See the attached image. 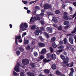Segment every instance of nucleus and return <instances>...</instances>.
I'll return each mask as SVG.
<instances>
[{
	"label": "nucleus",
	"mask_w": 76,
	"mask_h": 76,
	"mask_svg": "<svg viewBox=\"0 0 76 76\" xmlns=\"http://www.w3.org/2000/svg\"><path fill=\"white\" fill-rule=\"evenodd\" d=\"M50 51L51 53H53V49L52 48V47H50Z\"/></svg>",
	"instance_id": "44"
},
{
	"label": "nucleus",
	"mask_w": 76,
	"mask_h": 76,
	"mask_svg": "<svg viewBox=\"0 0 76 76\" xmlns=\"http://www.w3.org/2000/svg\"><path fill=\"white\" fill-rule=\"evenodd\" d=\"M14 69V70L16 71L17 72H19V66H15Z\"/></svg>",
	"instance_id": "13"
},
{
	"label": "nucleus",
	"mask_w": 76,
	"mask_h": 76,
	"mask_svg": "<svg viewBox=\"0 0 76 76\" xmlns=\"http://www.w3.org/2000/svg\"><path fill=\"white\" fill-rule=\"evenodd\" d=\"M66 45L67 48V49H69V48H70V46H71V45L69 43H67Z\"/></svg>",
	"instance_id": "34"
},
{
	"label": "nucleus",
	"mask_w": 76,
	"mask_h": 76,
	"mask_svg": "<svg viewBox=\"0 0 76 76\" xmlns=\"http://www.w3.org/2000/svg\"><path fill=\"white\" fill-rule=\"evenodd\" d=\"M44 35H45V37L47 38H48L50 37H49V35L47 33H46L45 32H44Z\"/></svg>",
	"instance_id": "25"
},
{
	"label": "nucleus",
	"mask_w": 76,
	"mask_h": 76,
	"mask_svg": "<svg viewBox=\"0 0 76 76\" xmlns=\"http://www.w3.org/2000/svg\"><path fill=\"white\" fill-rule=\"evenodd\" d=\"M56 65L54 64H53L51 66V68L53 70H56Z\"/></svg>",
	"instance_id": "21"
},
{
	"label": "nucleus",
	"mask_w": 76,
	"mask_h": 76,
	"mask_svg": "<svg viewBox=\"0 0 76 76\" xmlns=\"http://www.w3.org/2000/svg\"><path fill=\"white\" fill-rule=\"evenodd\" d=\"M36 1H38V0H36V1H31L30 2L29 4H32V3H35V2H36Z\"/></svg>",
	"instance_id": "45"
},
{
	"label": "nucleus",
	"mask_w": 76,
	"mask_h": 76,
	"mask_svg": "<svg viewBox=\"0 0 76 76\" xmlns=\"http://www.w3.org/2000/svg\"><path fill=\"white\" fill-rule=\"evenodd\" d=\"M59 44H61V45H62V44H63V41H60L59 42Z\"/></svg>",
	"instance_id": "59"
},
{
	"label": "nucleus",
	"mask_w": 76,
	"mask_h": 76,
	"mask_svg": "<svg viewBox=\"0 0 76 76\" xmlns=\"http://www.w3.org/2000/svg\"><path fill=\"white\" fill-rule=\"evenodd\" d=\"M44 12H41L39 15L44 16Z\"/></svg>",
	"instance_id": "57"
},
{
	"label": "nucleus",
	"mask_w": 76,
	"mask_h": 76,
	"mask_svg": "<svg viewBox=\"0 0 76 76\" xmlns=\"http://www.w3.org/2000/svg\"><path fill=\"white\" fill-rule=\"evenodd\" d=\"M36 20H41V19H40V18H39V16L37 17L36 19Z\"/></svg>",
	"instance_id": "54"
},
{
	"label": "nucleus",
	"mask_w": 76,
	"mask_h": 76,
	"mask_svg": "<svg viewBox=\"0 0 76 76\" xmlns=\"http://www.w3.org/2000/svg\"><path fill=\"white\" fill-rule=\"evenodd\" d=\"M26 49L27 50H29L31 49V46H30V45H27L26 47Z\"/></svg>",
	"instance_id": "24"
},
{
	"label": "nucleus",
	"mask_w": 76,
	"mask_h": 76,
	"mask_svg": "<svg viewBox=\"0 0 76 76\" xmlns=\"http://www.w3.org/2000/svg\"><path fill=\"white\" fill-rule=\"evenodd\" d=\"M16 54L18 56L19 55H20V51L19 50H17L16 52Z\"/></svg>",
	"instance_id": "35"
},
{
	"label": "nucleus",
	"mask_w": 76,
	"mask_h": 76,
	"mask_svg": "<svg viewBox=\"0 0 76 76\" xmlns=\"http://www.w3.org/2000/svg\"><path fill=\"white\" fill-rule=\"evenodd\" d=\"M46 29L49 33H52L53 32V28H51L47 27Z\"/></svg>",
	"instance_id": "8"
},
{
	"label": "nucleus",
	"mask_w": 76,
	"mask_h": 76,
	"mask_svg": "<svg viewBox=\"0 0 76 76\" xmlns=\"http://www.w3.org/2000/svg\"><path fill=\"white\" fill-rule=\"evenodd\" d=\"M64 25L68 26L69 25V22L67 21H64Z\"/></svg>",
	"instance_id": "17"
},
{
	"label": "nucleus",
	"mask_w": 76,
	"mask_h": 76,
	"mask_svg": "<svg viewBox=\"0 0 76 76\" xmlns=\"http://www.w3.org/2000/svg\"><path fill=\"white\" fill-rule=\"evenodd\" d=\"M69 8L70 12H72V11H73V9H72V7L70 6L69 7Z\"/></svg>",
	"instance_id": "49"
},
{
	"label": "nucleus",
	"mask_w": 76,
	"mask_h": 76,
	"mask_svg": "<svg viewBox=\"0 0 76 76\" xmlns=\"http://www.w3.org/2000/svg\"><path fill=\"white\" fill-rule=\"evenodd\" d=\"M13 75H14V76H16V75H18V74L16 73L15 71H13Z\"/></svg>",
	"instance_id": "53"
},
{
	"label": "nucleus",
	"mask_w": 76,
	"mask_h": 76,
	"mask_svg": "<svg viewBox=\"0 0 76 76\" xmlns=\"http://www.w3.org/2000/svg\"><path fill=\"white\" fill-rule=\"evenodd\" d=\"M35 35H39V32L38 30H37L35 32Z\"/></svg>",
	"instance_id": "39"
},
{
	"label": "nucleus",
	"mask_w": 76,
	"mask_h": 76,
	"mask_svg": "<svg viewBox=\"0 0 76 76\" xmlns=\"http://www.w3.org/2000/svg\"><path fill=\"white\" fill-rule=\"evenodd\" d=\"M57 29L58 30L61 31V30H62V27H61V26H60L57 28Z\"/></svg>",
	"instance_id": "43"
},
{
	"label": "nucleus",
	"mask_w": 76,
	"mask_h": 76,
	"mask_svg": "<svg viewBox=\"0 0 76 76\" xmlns=\"http://www.w3.org/2000/svg\"><path fill=\"white\" fill-rule=\"evenodd\" d=\"M70 51L72 53H73L74 51H75V48H74V47L71 46L70 48Z\"/></svg>",
	"instance_id": "20"
},
{
	"label": "nucleus",
	"mask_w": 76,
	"mask_h": 76,
	"mask_svg": "<svg viewBox=\"0 0 76 76\" xmlns=\"http://www.w3.org/2000/svg\"><path fill=\"white\" fill-rule=\"evenodd\" d=\"M62 7L63 9H64L65 8V7H66V5L64 4H62Z\"/></svg>",
	"instance_id": "56"
},
{
	"label": "nucleus",
	"mask_w": 76,
	"mask_h": 76,
	"mask_svg": "<svg viewBox=\"0 0 76 76\" xmlns=\"http://www.w3.org/2000/svg\"><path fill=\"white\" fill-rule=\"evenodd\" d=\"M52 55L50 53H48L47 55V57L48 59H51L52 58Z\"/></svg>",
	"instance_id": "14"
},
{
	"label": "nucleus",
	"mask_w": 76,
	"mask_h": 76,
	"mask_svg": "<svg viewBox=\"0 0 76 76\" xmlns=\"http://www.w3.org/2000/svg\"><path fill=\"white\" fill-rule=\"evenodd\" d=\"M63 41L64 42V44H67V38H65L63 40Z\"/></svg>",
	"instance_id": "36"
},
{
	"label": "nucleus",
	"mask_w": 76,
	"mask_h": 76,
	"mask_svg": "<svg viewBox=\"0 0 76 76\" xmlns=\"http://www.w3.org/2000/svg\"><path fill=\"white\" fill-rule=\"evenodd\" d=\"M58 48L59 50H58L57 52H58V53L63 52V48H64V46L63 45L60 46L58 47Z\"/></svg>",
	"instance_id": "5"
},
{
	"label": "nucleus",
	"mask_w": 76,
	"mask_h": 76,
	"mask_svg": "<svg viewBox=\"0 0 76 76\" xmlns=\"http://www.w3.org/2000/svg\"><path fill=\"white\" fill-rule=\"evenodd\" d=\"M26 35V33L25 32L24 33H23L22 34V37H23L25 35Z\"/></svg>",
	"instance_id": "55"
},
{
	"label": "nucleus",
	"mask_w": 76,
	"mask_h": 76,
	"mask_svg": "<svg viewBox=\"0 0 76 76\" xmlns=\"http://www.w3.org/2000/svg\"><path fill=\"white\" fill-rule=\"evenodd\" d=\"M28 26L26 23H23L20 24V29H23L24 27H25V28H27Z\"/></svg>",
	"instance_id": "2"
},
{
	"label": "nucleus",
	"mask_w": 76,
	"mask_h": 76,
	"mask_svg": "<svg viewBox=\"0 0 76 76\" xmlns=\"http://www.w3.org/2000/svg\"><path fill=\"white\" fill-rule=\"evenodd\" d=\"M51 61V59L47 60L46 59V58H45L43 60V61L44 63H48V62H49V61Z\"/></svg>",
	"instance_id": "18"
},
{
	"label": "nucleus",
	"mask_w": 76,
	"mask_h": 76,
	"mask_svg": "<svg viewBox=\"0 0 76 76\" xmlns=\"http://www.w3.org/2000/svg\"><path fill=\"white\" fill-rule=\"evenodd\" d=\"M73 5H74L75 6H76V2H74L73 3Z\"/></svg>",
	"instance_id": "63"
},
{
	"label": "nucleus",
	"mask_w": 76,
	"mask_h": 76,
	"mask_svg": "<svg viewBox=\"0 0 76 76\" xmlns=\"http://www.w3.org/2000/svg\"><path fill=\"white\" fill-rule=\"evenodd\" d=\"M52 7L51 5H49L47 4H45L43 6L44 9H49L50 10L52 9Z\"/></svg>",
	"instance_id": "3"
},
{
	"label": "nucleus",
	"mask_w": 76,
	"mask_h": 76,
	"mask_svg": "<svg viewBox=\"0 0 76 76\" xmlns=\"http://www.w3.org/2000/svg\"><path fill=\"white\" fill-rule=\"evenodd\" d=\"M37 11H35L33 13V15H37Z\"/></svg>",
	"instance_id": "60"
},
{
	"label": "nucleus",
	"mask_w": 76,
	"mask_h": 76,
	"mask_svg": "<svg viewBox=\"0 0 76 76\" xmlns=\"http://www.w3.org/2000/svg\"><path fill=\"white\" fill-rule=\"evenodd\" d=\"M72 35V34H67V35H66V36L67 37H69V36H71V35Z\"/></svg>",
	"instance_id": "62"
},
{
	"label": "nucleus",
	"mask_w": 76,
	"mask_h": 76,
	"mask_svg": "<svg viewBox=\"0 0 76 76\" xmlns=\"http://www.w3.org/2000/svg\"><path fill=\"white\" fill-rule=\"evenodd\" d=\"M52 58L53 60H55L56 59V56L55 54H53L52 55Z\"/></svg>",
	"instance_id": "23"
},
{
	"label": "nucleus",
	"mask_w": 76,
	"mask_h": 76,
	"mask_svg": "<svg viewBox=\"0 0 76 76\" xmlns=\"http://www.w3.org/2000/svg\"><path fill=\"white\" fill-rule=\"evenodd\" d=\"M76 32V27H75L74 28V30L73 31H72L71 33L72 34H75Z\"/></svg>",
	"instance_id": "42"
},
{
	"label": "nucleus",
	"mask_w": 76,
	"mask_h": 76,
	"mask_svg": "<svg viewBox=\"0 0 76 76\" xmlns=\"http://www.w3.org/2000/svg\"><path fill=\"white\" fill-rule=\"evenodd\" d=\"M19 50L21 52H23L24 51V49L22 47H20L19 48Z\"/></svg>",
	"instance_id": "27"
},
{
	"label": "nucleus",
	"mask_w": 76,
	"mask_h": 76,
	"mask_svg": "<svg viewBox=\"0 0 76 76\" xmlns=\"http://www.w3.org/2000/svg\"><path fill=\"white\" fill-rule=\"evenodd\" d=\"M22 2H23V3L25 4H27L28 3V2H27V1H23V0H22Z\"/></svg>",
	"instance_id": "51"
},
{
	"label": "nucleus",
	"mask_w": 76,
	"mask_h": 76,
	"mask_svg": "<svg viewBox=\"0 0 76 76\" xmlns=\"http://www.w3.org/2000/svg\"><path fill=\"white\" fill-rule=\"evenodd\" d=\"M43 58H44V56L42 55H41L39 58V59H40V60H42V59H43Z\"/></svg>",
	"instance_id": "38"
},
{
	"label": "nucleus",
	"mask_w": 76,
	"mask_h": 76,
	"mask_svg": "<svg viewBox=\"0 0 76 76\" xmlns=\"http://www.w3.org/2000/svg\"><path fill=\"white\" fill-rule=\"evenodd\" d=\"M71 72L69 74V76H73V73L75 72V70L73 68H71L70 69Z\"/></svg>",
	"instance_id": "7"
},
{
	"label": "nucleus",
	"mask_w": 76,
	"mask_h": 76,
	"mask_svg": "<svg viewBox=\"0 0 76 76\" xmlns=\"http://www.w3.org/2000/svg\"><path fill=\"white\" fill-rule=\"evenodd\" d=\"M29 43V40H26L25 41V42H24V44L25 45H26Z\"/></svg>",
	"instance_id": "31"
},
{
	"label": "nucleus",
	"mask_w": 76,
	"mask_h": 76,
	"mask_svg": "<svg viewBox=\"0 0 76 76\" xmlns=\"http://www.w3.org/2000/svg\"><path fill=\"white\" fill-rule=\"evenodd\" d=\"M69 58L68 57L66 56V60L62 62L61 63V66H63V67H66V64L68 63L69 62Z\"/></svg>",
	"instance_id": "1"
},
{
	"label": "nucleus",
	"mask_w": 76,
	"mask_h": 76,
	"mask_svg": "<svg viewBox=\"0 0 76 76\" xmlns=\"http://www.w3.org/2000/svg\"><path fill=\"white\" fill-rule=\"evenodd\" d=\"M73 16L72 17V19H73L75 18V19H76V11L75 12L74 14L73 15Z\"/></svg>",
	"instance_id": "37"
},
{
	"label": "nucleus",
	"mask_w": 76,
	"mask_h": 76,
	"mask_svg": "<svg viewBox=\"0 0 76 76\" xmlns=\"http://www.w3.org/2000/svg\"><path fill=\"white\" fill-rule=\"evenodd\" d=\"M27 13H28V14H29V13H31V11H30V10H28L27 11Z\"/></svg>",
	"instance_id": "58"
},
{
	"label": "nucleus",
	"mask_w": 76,
	"mask_h": 76,
	"mask_svg": "<svg viewBox=\"0 0 76 76\" xmlns=\"http://www.w3.org/2000/svg\"><path fill=\"white\" fill-rule=\"evenodd\" d=\"M27 74L28 75V76H35V74H34V73L32 72L30 73V72H28L27 73Z\"/></svg>",
	"instance_id": "16"
},
{
	"label": "nucleus",
	"mask_w": 76,
	"mask_h": 76,
	"mask_svg": "<svg viewBox=\"0 0 76 76\" xmlns=\"http://www.w3.org/2000/svg\"><path fill=\"white\" fill-rule=\"evenodd\" d=\"M38 45L40 47H45V44L44 43L42 42H39L38 43Z\"/></svg>",
	"instance_id": "11"
},
{
	"label": "nucleus",
	"mask_w": 76,
	"mask_h": 76,
	"mask_svg": "<svg viewBox=\"0 0 76 76\" xmlns=\"http://www.w3.org/2000/svg\"><path fill=\"white\" fill-rule=\"evenodd\" d=\"M44 72L45 73L47 74H48L50 73L48 69H45L44 70Z\"/></svg>",
	"instance_id": "33"
},
{
	"label": "nucleus",
	"mask_w": 76,
	"mask_h": 76,
	"mask_svg": "<svg viewBox=\"0 0 76 76\" xmlns=\"http://www.w3.org/2000/svg\"><path fill=\"white\" fill-rule=\"evenodd\" d=\"M55 13L57 15H58V14H59V13H60L61 12L59 10H56L55 12Z\"/></svg>",
	"instance_id": "30"
},
{
	"label": "nucleus",
	"mask_w": 76,
	"mask_h": 76,
	"mask_svg": "<svg viewBox=\"0 0 76 76\" xmlns=\"http://www.w3.org/2000/svg\"><path fill=\"white\" fill-rule=\"evenodd\" d=\"M31 30H34L36 29V26L35 25H33L31 28Z\"/></svg>",
	"instance_id": "28"
},
{
	"label": "nucleus",
	"mask_w": 76,
	"mask_h": 76,
	"mask_svg": "<svg viewBox=\"0 0 76 76\" xmlns=\"http://www.w3.org/2000/svg\"><path fill=\"white\" fill-rule=\"evenodd\" d=\"M35 9H36V10H40V7L38 6H36L35 7Z\"/></svg>",
	"instance_id": "40"
},
{
	"label": "nucleus",
	"mask_w": 76,
	"mask_h": 76,
	"mask_svg": "<svg viewBox=\"0 0 76 76\" xmlns=\"http://www.w3.org/2000/svg\"><path fill=\"white\" fill-rule=\"evenodd\" d=\"M74 64V62H73L72 61L71 62V64H70V66H69V67H73V64Z\"/></svg>",
	"instance_id": "46"
},
{
	"label": "nucleus",
	"mask_w": 76,
	"mask_h": 76,
	"mask_svg": "<svg viewBox=\"0 0 76 76\" xmlns=\"http://www.w3.org/2000/svg\"><path fill=\"white\" fill-rule=\"evenodd\" d=\"M16 66H18V67H19L20 66V64H19V63H18L17 64Z\"/></svg>",
	"instance_id": "61"
},
{
	"label": "nucleus",
	"mask_w": 76,
	"mask_h": 76,
	"mask_svg": "<svg viewBox=\"0 0 76 76\" xmlns=\"http://www.w3.org/2000/svg\"><path fill=\"white\" fill-rule=\"evenodd\" d=\"M60 57H61V59H62V60H63V61H65L66 60V58H65V56H64L62 54H61L60 55Z\"/></svg>",
	"instance_id": "12"
},
{
	"label": "nucleus",
	"mask_w": 76,
	"mask_h": 76,
	"mask_svg": "<svg viewBox=\"0 0 76 76\" xmlns=\"http://www.w3.org/2000/svg\"><path fill=\"white\" fill-rule=\"evenodd\" d=\"M56 37H53L52 38L51 40H50V42H54V41H56Z\"/></svg>",
	"instance_id": "22"
},
{
	"label": "nucleus",
	"mask_w": 76,
	"mask_h": 76,
	"mask_svg": "<svg viewBox=\"0 0 76 76\" xmlns=\"http://www.w3.org/2000/svg\"><path fill=\"white\" fill-rule=\"evenodd\" d=\"M40 29L42 31H45V28L43 27H40Z\"/></svg>",
	"instance_id": "41"
},
{
	"label": "nucleus",
	"mask_w": 76,
	"mask_h": 76,
	"mask_svg": "<svg viewBox=\"0 0 76 76\" xmlns=\"http://www.w3.org/2000/svg\"><path fill=\"white\" fill-rule=\"evenodd\" d=\"M52 21L54 23H56L57 22V19L54 17L53 18Z\"/></svg>",
	"instance_id": "26"
},
{
	"label": "nucleus",
	"mask_w": 76,
	"mask_h": 76,
	"mask_svg": "<svg viewBox=\"0 0 76 76\" xmlns=\"http://www.w3.org/2000/svg\"><path fill=\"white\" fill-rule=\"evenodd\" d=\"M22 63L24 65H28L29 64V61L28 59H24L22 60Z\"/></svg>",
	"instance_id": "4"
},
{
	"label": "nucleus",
	"mask_w": 76,
	"mask_h": 76,
	"mask_svg": "<svg viewBox=\"0 0 76 76\" xmlns=\"http://www.w3.org/2000/svg\"><path fill=\"white\" fill-rule=\"evenodd\" d=\"M39 33H40V34H41L42 33V30H38Z\"/></svg>",
	"instance_id": "64"
},
{
	"label": "nucleus",
	"mask_w": 76,
	"mask_h": 76,
	"mask_svg": "<svg viewBox=\"0 0 76 76\" xmlns=\"http://www.w3.org/2000/svg\"><path fill=\"white\" fill-rule=\"evenodd\" d=\"M52 46L53 48H56L57 47V45H56L55 42L52 44Z\"/></svg>",
	"instance_id": "32"
},
{
	"label": "nucleus",
	"mask_w": 76,
	"mask_h": 76,
	"mask_svg": "<svg viewBox=\"0 0 76 76\" xmlns=\"http://www.w3.org/2000/svg\"><path fill=\"white\" fill-rule=\"evenodd\" d=\"M69 40L71 44H73V37H70L69 39Z\"/></svg>",
	"instance_id": "10"
},
{
	"label": "nucleus",
	"mask_w": 76,
	"mask_h": 76,
	"mask_svg": "<svg viewBox=\"0 0 76 76\" xmlns=\"http://www.w3.org/2000/svg\"><path fill=\"white\" fill-rule=\"evenodd\" d=\"M46 49H43L42 50V51L40 53L41 54H45V53H46Z\"/></svg>",
	"instance_id": "15"
},
{
	"label": "nucleus",
	"mask_w": 76,
	"mask_h": 76,
	"mask_svg": "<svg viewBox=\"0 0 76 76\" xmlns=\"http://www.w3.org/2000/svg\"><path fill=\"white\" fill-rule=\"evenodd\" d=\"M38 16H39V18H40V19H42L43 18V17L44 16H42V15H39Z\"/></svg>",
	"instance_id": "50"
},
{
	"label": "nucleus",
	"mask_w": 76,
	"mask_h": 76,
	"mask_svg": "<svg viewBox=\"0 0 76 76\" xmlns=\"http://www.w3.org/2000/svg\"><path fill=\"white\" fill-rule=\"evenodd\" d=\"M37 55H38V53H37V52H34V56H37Z\"/></svg>",
	"instance_id": "52"
},
{
	"label": "nucleus",
	"mask_w": 76,
	"mask_h": 76,
	"mask_svg": "<svg viewBox=\"0 0 76 76\" xmlns=\"http://www.w3.org/2000/svg\"><path fill=\"white\" fill-rule=\"evenodd\" d=\"M40 23L41 24H42V25H44V24H45V23H44V22L43 21H40Z\"/></svg>",
	"instance_id": "48"
},
{
	"label": "nucleus",
	"mask_w": 76,
	"mask_h": 76,
	"mask_svg": "<svg viewBox=\"0 0 76 76\" xmlns=\"http://www.w3.org/2000/svg\"><path fill=\"white\" fill-rule=\"evenodd\" d=\"M20 76H25V74L23 72H21L20 73Z\"/></svg>",
	"instance_id": "47"
},
{
	"label": "nucleus",
	"mask_w": 76,
	"mask_h": 76,
	"mask_svg": "<svg viewBox=\"0 0 76 76\" xmlns=\"http://www.w3.org/2000/svg\"><path fill=\"white\" fill-rule=\"evenodd\" d=\"M15 43L16 44L18 43V39H20L21 38V36H20V35H19L18 36V37L17 36L15 37Z\"/></svg>",
	"instance_id": "9"
},
{
	"label": "nucleus",
	"mask_w": 76,
	"mask_h": 76,
	"mask_svg": "<svg viewBox=\"0 0 76 76\" xmlns=\"http://www.w3.org/2000/svg\"><path fill=\"white\" fill-rule=\"evenodd\" d=\"M64 19L65 20H68L69 17L67 16V13L66 12H64Z\"/></svg>",
	"instance_id": "6"
},
{
	"label": "nucleus",
	"mask_w": 76,
	"mask_h": 76,
	"mask_svg": "<svg viewBox=\"0 0 76 76\" xmlns=\"http://www.w3.org/2000/svg\"><path fill=\"white\" fill-rule=\"evenodd\" d=\"M56 75H61V73L57 70L56 71Z\"/></svg>",
	"instance_id": "29"
},
{
	"label": "nucleus",
	"mask_w": 76,
	"mask_h": 76,
	"mask_svg": "<svg viewBox=\"0 0 76 76\" xmlns=\"http://www.w3.org/2000/svg\"><path fill=\"white\" fill-rule=\"evenodd\" d=\"M30 66L32 67L33 68H35L36 67L35 65V63H31L30 64Z\"/></svg>",
	"instance_id": "19"
}]
</instances>
